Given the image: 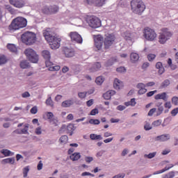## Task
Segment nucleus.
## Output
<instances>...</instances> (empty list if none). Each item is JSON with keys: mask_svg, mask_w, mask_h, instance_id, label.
Segmentation results:
<instances>
[{"mask_svg": "<svg viewBox=\"0 0 178 178\" xmlns=\"http://www.w3.org/2000/svg\"><path fill=\"white\" fill-rule=\"evenodd\" d=\"M43 36L44 37L46 41L49 42L51 49H58V48L60 47V41H62V40L60 38L52 35L51 29L48 28L44 30L43 31Z\"/></svg>", "mask_w": 178, "mask_h": 178, "instance_id": "obj_1", "label": "nucleus"}, {"mask_svg": "<svg viewBox=\"0 0 178 178\" xmlns=\"http://www.w3.org/2000/svg\"><path fill=\"white\" fill-rule=\"evenodd\" d=\"M24 27H27V19L23 17H17L8 26V30L16 31L20 29H24Z\"/></svg>", "mask_w": 178, "mask_h": 178, "instance_id": "obj_2", "label": "nucleus"}, {"mask_svg": "<svg viewBox=\"0 0 178 178\" xmlns=\"http://www.w3.org/2000/svg\"><path fill=\"white\" fill-rule=\"evenodd\" d=\"M131 8L134 13L141 15L145 10V4L142 0H132L131 1Z\"/></svg>", "mask_w": 178, "mask_h": 178, "instance_id": "obj_3", "label": "nucleus"}, {"mask_svg": "<svg viewBox=\"0 0 178 178\" xmlns=\"http://www.w3.org/2000/svg\"><path fill=\"white\" fill-rule=\"evenodd\" d=\"M21 40L26 45H33L37 40V35L33 32H25L22 35Z\"/></svg>", "mask_w": 178, "mask_h": 178, "instance_id": "obj_4", "label": "nucleus"}, {"mask_svg": "<svg viewBox=\"0 0 178 178\" xmlns=\"http://www.w3.org/2000/svg\"><path fill=\"white\" fill-rule=\"evenodd\" d=\"M172 35H173V34L172 32L169 31V29L167 28L162 29L161 33H160L159 36V42L161 44H165L166 41L172 38Z\"/></svg>", "mask_w": 178, "mask_h": 178, "instance_id": "obj_5", "label": "nucleus"}, {"mask_svg": "<svg viewBox=\"0 0 178 178\" xmlns=\"http://www.w3.org/2000/svg\"><path fill=\"white\" fill-rule=\"evenodd\" d=\"M24 54L30 62L37 63L38 62V54L31 48L25 49Z\"/></svg>", "mask_w": 178, "mask_h": 178, "instance_id": "obj_6", "label": "nucleus"}, {"mask_svg": "<svg viewBox=\"0 0 178 178\" xmlns=\"http://www.w3.org/2000/svg\"><path fill=\"white\" fill-rule=\"evenodd\" d=\"M116 40V36L113 33L106 35L104 40V49H109Z\"/></svg>", "mask_w": 178, "mask_h": 178, "instance_id": "obj_7", "label": "nucleus"}, {"mask_svg": "<svg viewBox=\"0 0 178 178\" xmlns=\"http://www.w3.org/2000/svg\"><path fill=\"white\" fill-rule=\"evenodd\" d=\"M143 37L147 40V41H154L156 38V33L153 29L146 27L143 31Z\"/></svg>", "mask_w": 178, "mask_h": 178, "instance_id": "obj_8", "label": "nucleus"}, {"mask_svg": "<svg viewBox=\"0 0 178 178\" xmlns=\"http://www.w3.org/2000/svg\"><path fill=\"white\" fill-rule=\"evenodd\" d=\"M87 22L92 29H98L101 27V20L97 17H89Z\"/></svg>", "mask_w": 178, "mask_h": 178, "instance_id": "obj_9", "label": "nucleus"}, {"mask_svg": "<svg viewBox=\"0 0 178 178\" xmlns=\"http://www.w3.org/2000/svg\"><path fill=\"white\" fill-rule=\"evenodd\" d=\"M70 37L72 41H75V42H77L78 44H81L83 42V38H81V35L77 32H71L70 33Z\"/></svg>", "mask_w": 178, "mask_h": 178, "instance_id": "obj_10", "label": "nucleus"}, {"mask_svg": "<svg viewBox=\"0 0 178 178\" xmlns=\"http://www.w3.org/2000/svg\"><path fill=\"white\" fill-rule=\"evenodd\" d=\"M8 1L10 5H12L15 8H17L18 9L23 8L25 5L24 1L23 0H8Z\"/></svg>", "mask_w": 178, "mask_h": 178, "instance_id": "obj_11", "label": "nucleus"}, {"mask_svg": "<svg viewBox=\"0 0 178 178\" xmlns=\"http://www.w3.org/2000/svg\"><path fill=\"white\" fill-rule=\"evenodd\" d=\"M136 35L137 34L134 32H129V31H126L123 33L122 36L126 40V41H133L136 38Z\"/></svg>", "mask_w": 178, "mask_h": 178, "instance_id": "obj_12", "label": "nucleus"}, {"mask_svg": "<svg viewBox=\"0 0 178 178\" xmlns=\"http://www.w3.org/2000/svg\"><path fill=\"white\" fill-rule=\"evenodd\" d=\"M106 0H86L88 5H95V6H103Z\"/></svg>", "mask_w": 178, "mask_h": 178, "instance_id": "obj_13", "label": "nucleus"}, {"mask_svg": "<svg viewBox=\"0 0 178 178\" xmlns=\"http://www.w3.org/2000/svg\"><path fill=\"white\" fill-rule=\"evenodd\" d=\"M46 116H47L49 123H51V124H54V126H56V124L58 123V120H56V119H55V118H54V113L52 112H47Z\"/></svg>", "mask_w": 178, "mask_h": 178, "instance_id": "obj_14", "label": "nucleus"}, {"mask_svg": "<svg viewBox=\"0 0 178 178\" xmlns=\"http://www.w3.org/2000/svg\"><path fill=\"white\" fill-rule=\"evenodd\" d=\"M137 88L138 89V93L140 95H143V94H145L147 92V88H145V84L143 83H139L136 86Z\"/></svg>", "mask_w": 178, "mask_h": 178, "instance_id": "obj_15", "label": "nucleus"}, {"mask_svg": "<svg viewBox=\"0 0 178 178\" xmlns=\"http://www.w3.org/2000/svg\"><path fill=\"white\" fill-rule=\"evenodd\" d=\"M63 52L66 58H72L74 55V50L73 49L65 47L63 49Z\"/></svg>", "mask_w": 178, "mask_h": 178, "instance_id": "obj_16", "label": "nucleus"}, {"mask_svg": "<svg viewBox=\"0 0 178 178\" xmlns=\"http://www.w3.org/2000/svg\"><path fill=\"white\" fill-rule=\"evenodd\" d=\"M113 86H114V88H115V90H120V88H123V82H122L118 79H115L114 80Z\"/></svg>", "mask_w": 178, "mask_h": 178, "instance_id": "obj_17", "label": "nucleus"}, {"mask_svg": "<svg viewBox=\"0 0 178 178\" xmlns=\"http://www.w3.org/2000/svg\"><path fill=\"white\" fill-rule=\"evenodd\" d=\"M115 94H116L115 90H108L103 95V98H104V99H111Z\"/></svg>", "mask_w": 178, "mask_h": 178, "instance_id": "obj_18", "label": "nucleus"}, {"mask_svg": "<svg viewBox=\"0 0 178 178\" xmlns=\"http://www.w3.org/2000/svg\"><path fill=\"white\" fill-rule=\"evenodd\" d=\"M155 99H163V101H168V95L166 92L157 94L154 96Z\"/></svg>", "mask_w": 178, "mask_h": 178, "instance_id": "obj_19", "label": "nucleus"}, {"mask_svg": "<svg viewBox=\"0 0 178 178\" xmlns=\"http://www.w3.org/2000/svg\"><path fill=\"white\" fill-rule=\"evenodd\" d=\"M80 158H81V154H80V152H74L70 156V159H71V161H73V162L79 161Z\"/></svg>", "mask_w": 178, "mask_h": 178, "instance_id": "obj_20", "label": "nucleus"}, {"mask_svg": "<svg viewBox=\"0 0 178 178\" xmlns=\"http://www.w3.org/2000/svg\"><path fill=\"white\" fill-rule=\"evenodd\" d=\"M170 138L169 134H163L156 138V141H168Z\"/></svg>", "mask_w": 178, "mask_h": 178, "instance_id": "obj_21", "label": "nucleus"}, {"mask_svg": "<svg viewBox=\"0 0 178 178\" xmlns=\"http://www.w3.org/2000/svg\"><path fill=\"white\" fill-rule=\"evenodd\" d=\"M73 104H74V102H73V100L67 99L62 102L61 106H63V108H70V106H72Z\"/></svg>", "mask_w": 178, "mask_h": 178, "instance_id": "obj_22", "label": "nucleus"}, {"mask_svg": "<svg viewBox=\"0 0 178 178\" xmlns=\"http://www.w3.org/2000/svg\"><path fill=\"white\" fill-rule=\"evenodd\" d=\"M2 165H6V163H9V165L15 164V158H7L4 159L1 161Z\"/></svg>", "mask_w": 178, "mask_h": 178, "instance_id": "obj_23", "label": "nucleus"}, {"mask_svg": "<svg viewBox=\"0 0 178 178\" xmlns=\"http://www.w3.org/2000/svg\"><path fill=\"white\" fill-rule=\"evenodd\" d=\"M130 59H131V61L133 63H134L137 62V60H138V59H140V56L137 53H132L130 55Z\"/></svg>", "mask_w": 178, "mask_h": 178, "instance_id": "obj_24", "label": "nucleus"}, {"mask_svg": "<svg viewBox=\"0 0 178 178\" xmlns=\"http://www.w3.org/2000/svg\"><path fill=\"white\" fill-rule=\"evenodd\" d=\"M1 153L3 154L4 156H13V155H15L14 152H12L8 149H3L1 150Z\"/></svg>", "mask_w": 178, "mask_h": 178, "instance_id": "obj_25", "label": "nucleus"}, {"mask_svg": "<svg viewBox=\"0 0 178 178\" xmlns=\"http://www.w3.org/2000/svg\"><path fill=\"white\" fill-rule=\"evenodd\" d=\"M42 56L47 60V59H51V52L48 50H43L42 51Z\"/></svg>", "mask_w": 178, "mask_h": 178, "instance_id": "obj_26", "label": "nucleus"}, {"mask_svg": "<svg viewBox=\"0 0 178 178\" xmlns=\"http://www.w3.org/2000/svg\"><path fill=\"white\" fill-rule=\"evenodd\" d=\"M156 69H159V74H163V73L165 72V68H163V65H162V63L158 62L156 64Z\"/></svg>", "mask_w": 178, "mask_h": 178, "instance_id": "obj_27", "label": "nucleus"}, {"mask_svg": "<svg viewBox=\"0 0 178 178\" xmlns=\"http://www.w3.org/2000/svg\"><path fill=\"white\" fill-rule=\"evenodd\" d=\"M171 168H173V164H170L169 167H165V168L162 170L154 172L153 175H161V173H164V172H166V170H169V169H171Z\"/></svg>", "mask_w": 178, "mask_h": 178, "instance_id": "obj_28", "label": "nucleus"}, {"mask_svg": "<svg viewBox=\"0 0 178 178\" xmlns=\"http://www.w3.org/2000/svg\"><path fill=\"white\" fill-rule=\"evenodd\" d=\"M8 49L10 51V52H13L14 54H16L17 52V47L13 44H8L7 45Z\"/></svg>", "mask_w": 178, "mask_h": 178, "instance_id": "obj_29", "label": "nucleus"}, {"mask_svg": "<svg viewBox=\"0 0 178 178\" xmlns=\"http://www.w3.org/2000/svg\"><path fill=\"white\" fill-rule=\"evenodd\" d=\"M59 12V7L56 6H50V15L58 13Z\"/></svg>", "mask_w": 178, "mask_h": 178, "instance_id": "obj_30", "label": "nucleus"}, {"mask_svg": "<svg viewBox=\"0 0 178 178\" xmlns=\"http://www.w3.org/2000/svg\"><path fill=\"white\" fill-rule=\"evenodd\" d=\"M20 67L22 69H27V67H30V65L27 60H22L20 63Z\"/></svg>", "mask_w": 178, "mask_h": 178, "instance_id": "obj_31", "label": "nucleus"}, {"mask_svg": "<svg viewBox=\"0 0 178 178\" xmlns=\"http://www.w3.org/2000/svg\"><path fill=\"white\" fill-rule=\"evenodd\" d=\"M42 12L44 13V15H51V10H50V6H44L42 8Z\"/></svg>", "mask_w": 178, "mask_h": 178, "instance_id": "obj_32", "label": "nucleus"}, {"mask_svg": "<svg viewBox=\"0 0 178 178\" xmlns=\"http://www.w3.org/2000/svg\"><path fill=\"white\" fill-rule=\"evenodd\" d=\"M90 140H102V136L101 135H97L95 134H91L90 135Z\"/></svg>", "mask_w": 178, "mask_h": 178, "instance_id": "obj_33", "label": "nucleus"}, {"mask_svg": "<svg viewBox=\"0 0 178 178\" xmlns=\"http://www.w3.org/2000/svg\"><path fill=\"white\" fill-rule=\"evenodd\" d=\"M67 140H69V138L67 137V136L64 135L60 138L59 141L60 144H66L67 143Z\"/></svg>", "mask_w": 178, "mask_h": 178, "instance_id": "obj_34", "label": "nucleus"}, {"mask_svg": "<svg viewBox=\"0 0 178 178\" xmlns=\"http://www.w3.org/2000/svg\"><path fill=\"white\" fill-rule=\"evenodd\" d=\"M29 124H25L24 125V129H22L21 130V134H29Z\"/></svg>", "mask_w": 178, "mask_h": 178, "instance_id": "obj_35", "label": "nucleus"}, {"mask_svg": "<svg viewBox=\"0 0 178 178\" xmlns=\"http://www.w3.org/2000/svg\"><path fill=\"white\" fill-rule=\"evenodd\" d=\"M95 47L99 51L102 48V42L101 40H95Z\"/></svg>", "mask_w": 178, "mask_h": 178, "instance_id": "obj_36", "label": "nucleus"}, {"mask_svg": "<svg viewBox=\"0 0 178 178\" xmlns=\"http://www.w3.org/2000/svg\"><path fill=\"white\" fill-rule=\"evenodd\" d=\"M176 176V172L175 171H171L168 174L165 175L163 178H173Z\"/></svg>", "mask_w": 178, "mask_h": 178, "instance_id": "obj_37", "label": "nucleus"}, {"mask_svg": "<svg viewBox=\"0 0 178 178\" xmlns=\"http://www.w3.org/2000/svg\"><path fill=\"white\" fill-rule=\"evenodd\" d=\"M67 130L68 133H73V131H74V130H76V127H74V124H70L67 127Z\"/></svg>", "mask_w": 178, "mask_h": 178, "instance_id": "obj_38", "label": "nucleus"}, {"mask_svg": "<svg viewBox=\"0 0 178 178\" xmlns=\"http://www.w3.org/2000/svg\"><path fill=\"white\" fill-rule=\"evenodd\" d=\"M99 69H101V63H96L93 65V70L91 69L90 71L91 72H97V70H99Z\"/></svg>", "mask_w": 178, "mask_h": 178, "instance_id": "obj_39", "label": "nucleus"}, {"mask_svg": "<svg viewBox=\"0 0 178 178\" xmlns=\"http://www.w3.org/2000/svg\"><path fill=\"white\" fill-rule=\"evenodd\" d=\"M29 172H30V168L29 166H26L23 168V177L24 178L27 177Z\"/></svg>", "mask_w": 178, "mask_h": 178, "instance_id": "obj_40", "label": "nucleus"}, {"mask_svg": "<svg viewBox=\"0 0 178 178\" xmlns=\"http://www.w3.org/2000/svg\"><path fill=\"white\" fill-rule=\"evenodd\" d=\"M170 85V81L169 79H165L162 83H161V88H166L168 86Z\"/></svg>", "mask_w": 178, "mask_h": 178, "instance_id": "obj_41", "label": "nucleus"}, {"mask_svg": "<svg viewBox=\"0 0 178 178\" xmlns=\"http://www.w3.org/2000/svg\"><path fill=\"white\" fill-rule=\"evenodd\" d=\"M49 70L50 72H58V70H60V66L59 65H55V66H52L49 67Z\"/></svg>", "mask_w": 178, "mask_h": 178, "instance_id": "obj_42", "label": "nucleus"}, {"mask_svg": "<svg viewBox=\"0 0 178 178\" xmlns=\"http://www.w3.org/2000/svg\"><path fill=\"white\" fill-rule=\"evenodd\" d=\"M8 62L5 55H0V65H5Z\"/></svg>", "mask_w": 178, "mask_h": 178, "instance_id": "obj_43", "label": "nucleus"}, {"mask_svg": "<svg viewBox=\"0 0 178 178\" xmlns=\"http://www.w3.org/2000/svg\"><path fill=\"white\" fill-rule=\"evenodd\" d=\"M95 83L98 86H101V84H102V83H104V77L98 76L97 78H96Z\"/></svg>", "mask_w": 178, "mask_h": 178, "instance_id": "obj_44", "label": "nucleus"}, {"mask_svg": "<svg viewBox=\"0 0 178 178\" xmlns=\"http://www.w3.org/2000/svg\"><path fill=\"white\" fill-rule=\"evenodd\" d=\"M152 124L154 127H158V126H161V124H162V120H157L156 121H154Z\"/></svg>", "mask_w": 178, "mask_h": 178, "instance_id": "obj_45", "label": "nucleus"}, {"mask_svg": "<svg viewBox=\"0 0 178 178\" xmlns=\"http://www.w3.org/2000/svg\"><path fill=\"white\" fill-rule=\"evenodd\" d=\"M155 155H156V152L149 153V154H145V158H148V159H152V158H154Z\"/></svg>", "mask_w": 178, "mask_h": 178, "instance_id": "obj_46", "label": "nucleus"}, {"mask_svg": "<svg viewBox=\"0 0 178 178\" xmlns=\"http://www.w3.org/2000/svg\"><path fill=\"white\" fill-rule=\"evenodd\" d=\"M45 65L47 67H52L54 66V63L51 62V59H47L45 60Z\"/></svg>", "mask_w": 178, "mask_h": 178, "instance_id": "obj_47", "label": "nucleus"}, {"mask_svg": "<svg viewBox=\"0 0 178 178\" xmlns=\"http://www.w3.org/2000/svg\"><path fill=\"white\" fill-rule=\"evenodd\" d=\"M46 104L48 105L49 106H54V101H52V99L51 97H49L46 100Z\"/></svg>", "mask_w": 178, "mask_h": 178, "instance_id": "obj_48", "label": "nucleus"}, {"mask_svg": "<svg viewBox=\"0 0 178 178\" xmlns=\"http://www.w3.org/2000/svg\"><path fill=\"white\" fill-rule=\"evenodd\" d=\"M155 58H156V56L154 54H149V55H147V58L149 62L154 60Z\"/></svg>", "mask_w": 178, "mask_h": 178, "instance_id": "obj_49", "label": "nucleus"}, {"mask_svg": "<svg viewBox=\"0 0 178 178\" xmlns=\"http://www.w3.org/2000/svg\"><path fill=\"white\" fill-rule=\"evenodd\" d=\"M89 123L90 124H99L100 122L99 120H94V119H90L89 120Z\"/></svg>", "mask_w": 178, "mask_h": 178, "instance_id": "obj_50", "label": "nucleus"}, {"mask_svg": "<svg viewBox=\"0 0 178 178\" xmlns=\"http://www.w3.org/2000/svg\"><path fill=\"white\" fill-rule=\"evenodd\" d=\"M116 71L118 72V73H125L126 72V68L124 67H118Z\"/></svg>", "mask_w": 178, "mask_h": 178, "instance_id": "obj_51", "label": "nucleus"}, {"mask_svg": "<svg viewBox=\"0 0 178 178\" xmlns=\"http://www.w3.org/2000/svg\"><path fill=\"white\" fill-rule=\"evenodd\" d=\"M85 161L87 163H91V162L94 161V158H92V156H86Z\"/></svg>", "mask_w": 178, "mask_h": 178, "instance_id": "obj_52", "label": "nucleus"}, {"mask_svg": "<svg viewBox=\"0 0 178 178\" xmlns=\"http://www.w3.org/2000/svg\"><path fill=\"white\" fill-rule=\"evenodd\" d=\"M78 97L81 99L86 98L87 97V92H82L78 93Z\"/></svg>", "mask_w": 178, "mask_h": 178, "instance_id": "obj_53", "label": "nucleus"}, {"mask_svg": "<svg viewBox=\"0 0 178 178\" xmlns=\"http://www.w3.org/2000/svg\"><path fill=\"white\" fill-rule=\"evenodd\" d=\"M30 112L32 113V115H35V113L38 112V108L35 106L31 109Z\"/></svg>", "mask_w": 178, "mask_h": 178, "instance_id": "obj_54", "label": "nucleus"}, {"mask_svg": "<svg viewBox=\"0 0 178 178\" xmlns=\"http://www.w3.org/2000/svg\"><path fill=\"white\" fill-rule=\"evenodd\" d=\"M113 62H116V58H111L106 63V66H112V65H113Z\"/></svg>", "mask_w": 178, "mask_h": 178, "instance_id": "obj_55", "label": "nucleus"}, {"mask_svg": "<svg viewBox=\"0 0 178 178\" xmlns=\"http://www.w3.org/2000/svg\"><path fill=\"white\" fill-rule=\"evenodd\" d=\"M156 112V108H153L149 110L147 115H148V116H152V115H154Z\"/></svg>", "mask_w": 178, "mask_h": 178, "instance_id": "obj_56", "label": "nucleus"}, {"mask_svg": "<svg viewBox=\"0 0 178 178\" xmlns=\"http://www.w3.org/2000/svg\"><path fill=\"white\" fill-rule=\"evenodd\" d=\"M6 9H7L10 13H13L15 12V10L10 5L6 6Z\"/></svg>", "mask_w": 178, "mask_h": 178, "instance_id": "obj_57", "label": "nucleus"}, {"mask_svg": "<svg viewBox=\"0 0 178 178\" xmlns=\"http://www.w3.org/2000/svg\"><path fill=\"white\" fill-rule=\"evenodd\" d=\"M163 112V106H159L156 113V116H159Z\"/></svg>", "mask_w": 178, "mask_h": 178, "instance_id": "obj_58", "label": "nucleus"}, {"mask_svg": "<svg viewBox=\"0 0 178 178\" xmlns=\"http://www.w3.org/2000/svg\"><path fill=\"white\" fill-rule=\"evenodd\" d=\"M144 129L145 130L148 131L151 130V129H152V127H151V124L147 122L144 126Z\"/></svg>", "mask_w": 178, "mask_h": 178, "instance_id": "obj_59", "label": "nucleus"}, {"mask_svg": "<svg viewBox=\"0 0 178 178\" xmlns=\"http://www.w3.org/2000/svg\"><path fill=\"white\" fill-rule=\"evenodd\" d=\"M98 113V110L97 108H94L90 111V115H91V116H95V115H97Z\"/></svg>", "mask_w": 178, "mask_h": 178, "instance_id": "obj_60", "label": "nucleus"}, {"mask_svg": "<svg viewBox=\"0 0 178 178\" xmlns=\"http://www.w3.org/2000/svg\"><path fill=\"white\" fill-rule=\"evenodd\" d=\"M172 104H174V105H178V97H172Z\"/></svg>", "mask_w": 178, "mask_h": 178, "instance_id": "obj_61", "label": "nucleus"}, {"mask_svg": "<svg viewBox=\"0 0 178 178\" xmlns=\"http://www.w3.org/2000/svg\"><path fill=\"white\" fill-rule=\"evenodd\" d=\"M177 113H178V108H174L171 111L172 116H176V115H177Z\"/></svg>", "mask_w": 178, "mask_h": 178, "instance_id": "obj_62", "label": "nucleus"}, {"mask_svg": "<svg viewBox=\"0 0 178 178\" xmlns=\"http://www.w3.org/2000/svg\"><path fill=\"white\" fill-rule=\"evenodd\" d=\"M42 166H43L42 161H40L38 164V170H41L42 169Z\"/></svg>", "mask_w": 178, "mask_h": 178, "instance_id": "obj_63", "label": "nucleus"}, {"mask_svg": "<svg viewBox=\"0 0 178 178\" xmlns=\"http://www.w3.org/2000/svg\"><path fill=\"white\" fill-rule=\"evenodd\" d=\"M124 174H118L117 175H115L113 178H124Z\"/></svg>", "mask_w": 178, "mask_h": 178, "instance_id": "obj_64", "label": "nucleus"}]
</instances>
